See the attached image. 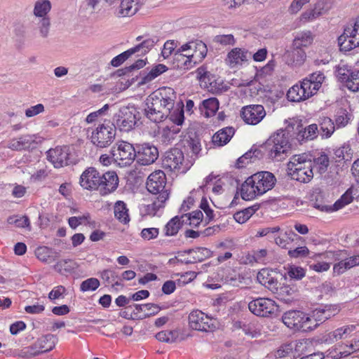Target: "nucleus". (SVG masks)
Wrapping results in <instances>:
<instances>
[{"mask_svg": "<svg viewBox=\"0 0 359 359\" xmlns=\"http://www.w3.org/2000/svg\"><path fill=\"white\" fill-rule=\"evenodd\" d=\"M157 41L158 39L156 37L147 38L138 45L130 48V50L133 51V55L136 53H140L142 55H144L155 46Z\"/></svg>", "mask_w": 359, "mask_h": 359, "instance_id": "36", "label": "nucleus"}, {"mask_svg": "<svg viewBox=\"0 0 359 359\" xmlns=\"http://www.w3.org/2000/svg\"><path fill=\"white\" fill-rule=\"evenodd\" d=\"M234 134L232 127L221 129L212 136V142L215 145L221 147L228 143Z\"/></svg>", "mask_w": 359, "mask_h": 359, "instance_id": "30", "label": "nucleus"}, {"mask_svg": "<svg viewBox=\"0 0 359 359\" xmlns=\"http://www.w3.org/2000/svg\"><path fill=\"white\" fill-rule=\"evenodd\" d=\"M139 0H121L119 6L118 15L119 17H129L135 15L140 8Z\"/></svg>", "mask_w": 359, "mask_h": 359, "instance_id": "26", "label": "nucleus"}, {"mask_svg": "<svg viewBox=\"0 0 359 359\" xmlns=\"http://www.w3.org/2000/svg\"><path fill=\"white\" fill-rule=\"evenodd\" d=\"M273 275V271H270L269 269H262L258 272L257 279L260 284L266 287L271 292H276L278 281Z\"/></svg>", "mask_w": 359, "mask_h": 359, "instance_id": "23", "label": "nucleus"}, {"mask_svg": "<svg viewBox=\"0 0 359 359\" xmlns=\"http://www.w3.org/2000/svg\"><path fill=\"white\" fill-rule=\"evenodd\" d=\"M339 347L341 348L343 351H339V353L336 352L335 355H332L330 356L332 358H341L342 357H346L351 355L353 353L358 351L359 337L353 339L351 343L348 344H341L339 345Z\"/></svg>", "mask_w": 359, "mask_h": 359, "instance_id": "33", "label": "nucleus"}, {"mask_svg": "<svg viewBox=\"0 0 359 359\" xmlns=\"http://www.w3.org/2000/svg\"><path fill=\"white\" fill-rule=\"evenodd\" d=\"M100 277L108 284L113 283L116 279L118 278V276L114 271L110 269H105L100 272Z\"/></svg>", "mask_w": 359, "mask_h": 359, "instance_id": "64", "label": "nucleus"}, {"mask_svg": "<svg viewBox=\"0 0 359 359\" xmlns=\"http://www.w3.org/2000/svg\"><path fill=\"white\" fill-rule=\"evenodd\" d=\"M304 313L299 311H289L282 317L283 323L289 328L300 331Z\"/></svg>", "mask_w": 359, "mask_h": 359, "instance_id": "22", "label": "nucleus"}, {"mask_svg": "<svg viewBox=\"0 0 359 359\" xmlns=\"http://www.w3.org/2000/svg\"><path fill=\"white\" fill-rule=\"evenodd\" d=\"M252 177L262 195L272 189L276 182L273 174L267 171L259 172L252 175Z\"/></svg>", "mask_w": 359, "mask_h": 359, "instance_id": "17", "label": "nucleus"}, {"mask_svg": "<svg viewBox=\"0 0 359 359\" xmlns=\"http://www.w3.org/2000/svg\"><path fill=\"white\" fill-rule=\"evenodd\" d=\"M346 253L343 254V258L340 259L339 261H337L338 262L334 264L333 266V274L334 275H341L344 273L345 271H346L348 269H351L349 268V266L348 265V262L346 259Z\"/></svg>", "mask_w": 359, "mask_h": 359, "instance_id": "55", "label": "nucleus"}, {"mask_svg": "<svg viewBox=\"0 0 359 359\" xmlns=\"http://www.w3.org/2000/svg\"><path fill=\"white\" fill-rule=\"evenodd\" d=\"M319 125L323 137H330L335 130V124L332 119L328 117L320 118Z\"/></svg>", "mask_w": 359, "mask_h": 359, "instance_id": "38", "label": "nucleus"}, {"mask_svg": "<svg viewBox=\"0 0 359 359\" xmlns=\"http://www.w3.org/2000/svg\"><path fill=\"white\" fill-rule=\"evenodd\" d=\"M118 178L114 171H109L100 175V192L106 195L114 191L118 187Z\"/></svg>", "mask_w": 359, "mask_h": 359, "instance_id": "21", "label": "nucleus"}, {"mask_svg": "<svg viewBox=\"0 0 359 359\" xmlns=\"http://www.w3.org/2000/svg\"><path fill=\"white\" fill-rule=\"evenodd\" d=\"M287 274L290 278L301 280L305 276L306 271L302 267L292 266L289 268Z\"/></svg>", "mask_w": 359, "mask_h": 359, "instance_id": "59", "label": "nucleus"}, {"mask_svg": "<svg viewBox=\"0 0 359 359\" xmlns=\"http://www.w3.org/2000/svg\"><path fill=\"white\" fill-rule=\"evenodd\" d=\"M52 253V250L45 246L37 248L35 250L36 257L43 262H50L55 259Z\"/></svg>", "mask_w": 359, "mask_h": 359, "instance_id": "52", "label": "nucleus"}, {"mask_svg": "<svg viewBox=\"0 0 359 359\" xmlns=\"http://www.w3.org/2000/svg\"><path fill=\"white\" fill-rule=\"evenodd\" d=\"M184 253L190 255L196 262H201L211 256V251L206 248H196L184 251Z\"/></svg>", "mask_w": 359, "mask_h": 359, "instance_id": "39", "label": "nucleus"}, {"mask_svg": "<svg viewBox=\"0 0 359 359\" xmlns=\"http://www.w3.org/2000/svg\"><path fill=\"white\" fill-rule=\"evenodd\" d=\"M114 215L121 222L126 224L130 221L126 205L123 201H117L114 205Z\"/></svg>", "mask_w": 359, "mask_h": 359, "instance_id": "40", "label": "nucleus"}, {"mask_svg": "<svg viewBox=\"0 0 359 359\" xmlns=\"http://www.w3.org/2000/svg\"><path fill=\"white\" fill-rule=\"evenodd\" d=\"M176 99L175 90L170 87H163L151 93L146 101L144 114L154 123L166 119L173 109Z\"/></svg>", "mask_w": 359, "mask_h": 359, "instance_id": "1", "label": "nucleus"}, {"mask_svg": "<svg viewBox=\"0 0 359 359\" xmlns=\"http://www.w3.org/2000/svg\"><path fill=\"white\" fill-rule=\"evenodd\" d=\"M309 85L307 80L304 79L299 84L294 85L287 93V99L291 102H302L309 99L316 94Z\"/></svg>", "mask_w": 359, "mask_h": 359, "instance_id": "13", "label": "nucleus"}, {"mask_svg": "<svg viewBox=\"0 0 359 359\" xmlns=\"http://www.w3.org/2000/svg\"><path fill=\"white\" fill-rule=\"evenodd\" d=\"M56 338L53 334H48L39 338L31 347L36 351L32 353L35 356L40 353H46L53 350L55 346Z\"/></svg>", "mask_w": 359, "mask_h": 359, "instance_id": "20", "label": "nucleus"}, {"mask_svg": "<svg viewBox=\"0 0 359 359\" xmlns=\"http://www.w3.org/2000/svg\"><path fill=\"white\" fill-rule=\"evenodd\" d=\"M309 254V250L306 246L298 247L288 251V255L292 258L305 257Z\"/></svg>", "mask_w": 359, "mask_h": 359, "instance_id": "62", "label": "nucleus"}, {"mask_svg": "<svg viewBox=\"0 0 359 359\" xmlns=\"http://www.w3.org/2000/svg\"><path fill=\"white\" fill-rule=\"evenodd\" d=\"M265 146L271 158H278L286 154L290 147L288 137L284 130L273 134L266 142Z\"/></svg>", "mask_w": 359, "mask_h": 359, "instance_id": "6", "label": "nucleus"}, {"mask_svg": "<svg viewBox=\"0 0 359 359\" xmlns=\"http://www.w3.org/2000/svg\"><path fill=\"white\" fill-rule=\"evenodd\" d=\"M189 325L193 330L201 332H212L216 328V320L199 310L189 315Z\"/></svg>", "mask_w": 359, "mask_h": 359, "instance_id": "9", "label": "nucleus"}, {"mask_svg": "<svg viewBox=\"0 0 359 359\" xmlns=\"http://www.w3.org/2000/svg\"><path fill=\"white\" fill-rule=\"evenodd\" d=\"M250 55V53L239 48H235L228 53L226 60L230 67H233L243 62L247 61Z\"/></svg>", "mask_w": 359, "mask_h": 359, "instance_id": "27", "label": "nucleus"}, {"mask_svg": "<svg viewBox=\"0 0 359 359\" xmlns=\"http://www.w3.org/2000/svg\"><path fill=\"white\" fill-rule=\"evenodd\" d=\"M241 195L243 200L250 201L262 196L252 175L248 177L241 185Z\"/></svg>", "mask_w": 359, "mask_h": 359, "instance_id": "24", "label": "nucleus"}, {"mask_svg": "<svg viewBox=\"0 0 359 359\" xmlns=\"http://www.w3.org/2000/svg\"><path fill=\"white\" fill-rule=\"evenodd\" d=\"M137 162L144 165L152 164L158 157V149L150 144L144 143L137 146Z\"/></svg>", "mask_w": 359, "mask_h": 359, "instance_id": "14", "label": "nucleus"}, {"mask_svg": "<svg viewBox=\"0 0 359 359\" xmlns=\"http://www.w3.org/2000/svg\"><path fill=\"white\" fill-rule=\"evenodd\" d=\"M319 325V323H317L314 319L313 316H309L308 314H304V318L302 322V328L300 331L302 332H309L313 330Z\"/></svg>", "mask_w": 359, "mask_h": 359, "instance_id": "53", "label": "nucleus"}, {"mask_svg": "<svg viewBox=\"0 0 359 359\" xmlns=\"http://www.w3.org/2000/svg\"><path fill=\"white\" fill-rule=\"evenodd\" d=\"M325 79V76L321 72H316L310 74L308 77L304 80H307V82L310 83V88H312L313 92L316 93L321 87V85Z\"/></svg>", "mask_w": 359, "mask_h": 359, "instance_id": "43", "label": "nucleus"}, {"mask_svg": "<svg viewBox=\"0 0 359 359\" xmlns=\"http://www.w3.org/2000/svg\"><path fill=\"white\" fill-rule=\"evenodd\" d=\"M341 50L348 51L359 46V17L353 25L347 26L338 38Z\"/></svg>", "mask_w": 359, "mask_h": 359, "instance_id": "8", "label": "nucleus"}, {"mask_svg": "<svg viewBox=\"0 0 359 359\" xmlns=\"http://www.w3.org/2000/svg\"><path fill=\"white\" fill-rule=\"evenodd\" d=\"M353 70H351L348 68L346 65H339L336 68L335 74L337 79L342 83L346 84L348 81L350 80L351 76L353 75Z\"/></svg>", "mask_w": 359, "mask_h": 359, "instance_id": "50", "label": "nucleus"}, {"mask_svg": "<svg viewBox=\"0 0 359 359\" xmlns=\"http://www.w3.org/2000/svg\"><path fill=\"white\" fill-rule=\"evenodd\" d=\"M313 170L316 169L318 172H325L330 164L328 156L325 153H320L317 157L313 158L312 161Z\"/></svg>", "mask_w": 359, "mask_h": 359, "instance_id": "42", "label": "nucleus"}, {"mask_svg": "<svg viewBox=\"0 0 359 359\" xmlns=\"http://www.w3.org/2000/svg\"><path fill=\"white\" fill-rule=\"evenodd\" d=\"M114 161L121 167L130 165L136 157V150L130 143L121 141L111 148Z\"/></svg>", "mask_w": 359, "mask_h": 359, "instance_id": "7", "label": "nucleus"}, {"mask_svg": "<svg viewBox=\"0 0 359 359\" xmlns=\"http://www.w3.org/2000/svg\"><path fill=\"white\" fill-rule=\"evenodd\" d=\"M69 155L68 147H57L48 151L47 158L55 168H62L68 164Z\"/></svg>", "mask_w": 359, "mask_h": 359, "instance_id": "16", "label": "nucleus"}, {"mask_svg": "<svg viewBox=\"0 0 359 359\" xmlns=\"http://www.w3.org/2000/svg\"><path fill=\"white\" fill-rule=\"evenodd\" d=\"M69 225L71 228L75 229L77 226L83 224H88L90 225H95V222L91 221L90 215L88 212L81 216L71 217L68 219Z\"/></svg>", "mask_w": 359, "mask_h": 359, "instance_id": "45", "label": "nucleus"}, {"mask_svg": "<svg viewBox=\"0 0 359 359\" xmlns=\"http://www.w3.org/2000/svg\"><path fill=\"white\" fill-rule=\"evenodd\" d=\"M318 133V126L315 123L311 124L304 128L299 130L297 139L299 142L312 140L317 137Z\"/></svg>", "mask_w": 359, "mask_h": 359, "instance_id": "35", "label": "nucleus"}, {"mask_svg": "<svg viewBox=\"0 0 359 359\" xmlns=\"http://www.w3.org/2000/svg\"><path fill=\"white\" fill-rule=\"evenodd\" d=\"M52 4L49 0H36L34 4L33 15L38 18H49Z\"/></svg>", "mask_w": 359, "mask_h": 359, "instance_id": "31", "label": "nucleus"}, {"mask_svg": "<svg viewBox=\"0 0 359 359\" xmlns=\"http://www.w3.org/2000/svg\"><path fill=\"white\" fill-rule=\"evenodd\" d=\"M133 306L135 308V310L133 311L135 317H138L142 319L155 315L161 310L160 307L155 304H133Z\"/></svg>", "mask_w": 359, "mask_h": 359, "instance_id": "25", "label": "nucleus"}, {"mask_svg": "<svg viewBox=\"0 0 359 359\" xmlns=\"http://www.w3.org/2000/svg\"><path fill=\"white\" fill-rule=\"evenodd\" d=\"M109 105L108 104H104L101 109L89 114L86 118V122L87 123H93L99 117H101V116L105 115L107 111L109 110Z\"/></svg>", "mask_w": 359, "mask_h": 359, "instance_id": "56", "label": "nucleus"}, {"mask_svg": "<svg viewBox=\"0 0 359 359\" xmlns=\"http://www.w3.org/2000/svg\"><path fill=\"white\" fill-rule=\"evenodd\" d=\"M132 55H133V51H131L130 49H128L126 51L114 57L111 61V65L113 67H117L120 66L121 64H123Z\"/></svg>", "mask_w": 359, "mask_h": 359, "instance_id": "61", "label": "nucleus"}, {"mask_svg": "<svg viewBox=\"0 0 359 359\" xmlns=\"http://www.w3.org/2000/svg\"><path fill=\"white\" fill-rule=\"evenodd\" d=\"M257 210V208L254 206L249 207L236 212L233 215V218L238 223L243 224L255 214Z\"/></svg>", "mask_w": 359, "mask_h": 359, "instance_id": "48", "label": "nucleus"}, {"mask_svg": "<svg viewBox=\"0 0 359 359\" xmlns=\"http://www.w3.org/2000/svg\"><path fill=\"white\" fill-rule=\"evenodd\" d=\"M200 208L203 211L205 212L206 217H205V222H210L212 221L214 217V212L213 210L210 208L208 202L206 198H203L200 204Z\"/></svg>", "mask_w": 359, "mask_h": 359, "instance_id": "60", "label": "nucleus"}, {"mask_svg": "<svg viewBox=\"0 0 359 359\" xmlns=\"http://www.w3.org/2000/svg\"><path fill=\"white\" fill-rule=\"evenodd\" d=\"M166 177L163 171L158 170L150 174L146 182V187L149 192L154 195H158L152 203V208L158 210L164 206V203L168 199L169 194L165 189Z\"/></svg>", "mask_w": 359, "mask_h": 359, "instance_id": "3", "label": "nucleus"}, {"mask_svg": "<svg viewBox=\"0 0 359 359\" xmlns=\"http://www.w3.org/2000/svg\"><path fill=\"white\" fill-rule=\"evenodd\" d=\"M285 235L286 236L287 238H284L280 236H278L275 238V243L276 245H278L279 247L282 248H287V245L293 241V238H292V236H296V234L292 231H285Z\"/></svg>", "mask_w": 359, "mask_h": 359, "instance_id": "57", "label": "nucleus"}, {"mask_svg": "<svg viewBox=\"0 0 359 359\" xmlns=\"http://www.w3.org/2000/svg\"><path fill=\"white\" fill-rule=\"evenodd\" d=\"M183 224V219H182L181 217L175 216L172 218L165 226V235L167 236L177 235Z\"/></svg>", "mask_w": 359, "mask_h": 359, "instance_id": "37", "label": "nucleus"}, {"mask_svg": "<svg viewBox=\"0 0 359 359\" xmlns=\"http://www.w3.org/2000/svg\"><path fill=\"white\" fill-rule=\"evenodd\" d=\"M287 62L290 65L300 66L306 58V54L304 49L296 48L292 44V50L286 53Z\"/></svg>", "mask_w": 359, "mask_h": 359, "instance_id": "28", "label": "nucleus"}, {"mask_svg": "<svg viewBox=\"0 0 359 359\" xmlns=\"http://www.w3.org/2000/svg\"><path fill=\"white\" fill-rule=\"evenodd\" d=\"M275 294L278 299L284 302H289L292 299V295L294 290L289 285H283L280 287V284L277 285V291L272 292Z\"/></svg>", "mask_w": 359, "mask_h": 359, "instance_id": "41", "label": "nucleus"}, {"mask_svg": "<svg viewBox=\"0 0 359 359\" xmlns=\"http://www.w3.org/2000/svg\"><path fill=\"white\" fill-rule=\"evenodd\" d=\"M288 173L292 180L303 183L309 182L313 177L312 160L309 155H294L287 163Z\"/></svg>", "mask_w": 359, "mask_h": 359, "instance_id": "2", "label": "nucleus"}, {"mask_svg": "<svg viewBox=\"0 0 359 359\" xmlns=\"http://www.w3.org/2000/svg\"><path fill=\"white\" fill-rule=\"evenodd\" d=\"M346 88L352 92H359V69L353 70V75L346 84Z\"/></svg>", "mask_w": 359, "mask_h": 359, "instance_id": "58", "label": "nucleus"}, {"mask_svg": "<svg viewBox=\"0 0 359 359\" xmlns=\"http://www.w3.org/2000/svg\"><path fill=\"white\" fill-rule=\"evenodd\" d=\"M309 1L310 0H293L288 8V12L292 15L297 14Z\"/></svg>", "mask_w": 359, "mask_h": 359, "instance_id": "63", "label": "nucleus"}, {"mask_svg": "<svg viewBox=\"0 0 359 359\" xmlns=\"http://www.w3.org/2000/svg\"><path fill=\"white\" fill-rule=\"evenodd\" d=\"M179 337L177 330H163L156 334V338L160 341L166 343H173L176 341Z\"/></svg>", "mask_w": 359, "mask_h": 359, "instance_id": "47", "label": "nucleus"}, {"mask_svg": "<svg viewBox=\"0 0 359 359\" xmlns=\"http://www.w3.org/2000/svg\"><path fill=\"white\" fill-rule=\"evenodd\" d=\"M179 48L174 55V64L178 69H190L194 66L187 54Z\"/></svg>", "mask_w": 359, "mask_h": 359, "instance_id": "34", "label": "nucleus"}, {"mask_svg": "<svg viewBox=\"0 0 359 359\" xmlns=\"http://www.w3.org/2000/svg\"><path fill=\"white\" fill-rule=\"evenodd\" d=\"M167 70L168 67L165 65L163 64H158L154 67L147 75L142 78L140 83L146 84Z\"/></svg>", "mask_w": 359, "mask_h": 359, "instance_id": "44", "label": "nucleus"}, {"mask_svg": "<svg viewBox=\"0 0 359 359\" xmlns=\"http://www.w3.org/2000/svg\"><path fill=\"white\" fill-rule=\"evenodd\" d=\"M137 111L133 106H123L116 112L112 118V125L121 131L129 132L137 123Z\"/></svg>", "mask_w": 359, "mask_h": 359, "instance_id": "4", "label": "nucleus"}, {"mask_svg": "<svg viewBox=\"0 0 359 359\" xmlns=\"http://www.w3.org/2000/svg\"><path fill=\"white\" fill-rule=\"evenodd\" d=\"M100 285L98 279L95 278H90L81 283L80 290L82 292L95 291L99 287Z\"/></svg>", "mask_w": 359, "mask_h": 359, "instance_id": "54", "label": "nucleus"}, {"mask_svg": "<svg viewBox=\"0 0 359 359\" xmlns=\"http://www.w3.org/2000/svg\"><path fill=\"white\" fill-rule=\"evenodd\" d=\"M356 329L355 325H346L328 332L323 337V341L332 344L339 340L346 339Z\"/></svg>", "mask_w": 359, "mask_h": 359, "instance_id": "19", "label": "nucleus"}, {"mask_svg": "<svg viewBox=\"0 0 359 359\" xmlns=\"http://www.w3.org/2000/svg\"><path fill=\"white\" fill-rule=\"evenodd\" d=\"M353 189L352 187L349 188L341 196V198L334 203L333 209H335V210L337 211L343 208L346 205L350 204L353 201Z\"/></svg>", "mask_w": 359, "mask_h": 359, "instance_id": "46", "label": "nucleus"}, {"mask_svg": "<svg viewBox=\"0 0 359 359\" xmlns=\"http://www.w3.org/2000/svg\"><path fill=\"white\" fill-rule=\"evenodd\" d=\"M183 161V152L178 148H173L165 153L162 164L164 168L175 171L180 168Z\"/></svg>", "mask_w": 359, "mask_h": 359, "instance_id": "15", "label": "nucleus"}, {"mask_svg": "<svg viewBox=\"0 0 359 359\" xmlns=\"http://www.w3.org/2000/svg\"><path fill=\"white\" fill-rule=\"evenodd\" d=\"M241 116L247 124L257 125L266 116V111L261 104H250L242 107Z\"/></svg>", "mask_w": 359, "mask_h": 359, "instance_id": "12", "label": "nucleus"}, {"mask_svg": "<svg viewBox=\"0 0 359 359\" xmlns=\"http://www.w3.org/2000/svg\"><path fill=\"white\" fill-rule=\"evenodd\" d=\"M81 186L88 190H95L100 188V175L94 168H88L81 175Z\"/></svg>", "mask_w": 359, "mask_h": 359, "instance_id": "18", "label": "nucleus"}, {"mask_svg": "<svg viewBox=\"0 0 359 359\" xmlns=\"http://www.w3.org/2000/svg\"><path fill=\"white\" fill-rule=\"evenodd\" d=\"M219 109V101L215 97H211L202 102L199 109L205 117H211Z\"/></svg>", "mask_w": 359, "mask_h": 359, "instance_id": "32", "label": "nucleus"}, {"mask_svg": "<svg viewBox=\"0 0 359 359\" xmlns=\"http://www.w3.org/2000/svg\"><path fill=\"white\" fill-rule=\"evenodd\" d=\"M314 36L309 30L298 32L292 41V45L296 48H304L309 47L313 41Z\"/></svg>", "mask_w": 359, "mask_h": 359, "instance_id": "29", "label": "nucleus"}, {"mask_svg": "<svg viewBox=\"0 0 359 359\" xmlns=\"http://www.w3.org/2000/svg\"><path fill=\"white\" fill-rule=\"evenodd\" d=\"M249 310L260 317H269L278 310L276 302L269 298H257L248 304Z\"/></svg>", "mask_w": 359, "mask_h": 359, "instance_id": "10", "label": "nucleus"}, {"mask_svg": "<svg viewBox=\"0 0 359 359\" xmlns=\"http://www.w3.org/2000/svg\"><path fill=\"white\" fill-rule=\"evenodd\" d=\"M181 50L187 54L194 65L201 62L208 53L207 46L202 41L188 42L181 46Z\"/></svg>", "mask_w": 359, "mask_h": 359, "instance_id": "11", "label": "nucleus"}, {"mask_svg": "<svg viewBox=\"0 0 359 359\" xmlns=\"http://www.w3.org/2000/svg\"><path fill=\"white\" fill-rule=\"evenodd\" d=\"M311 342L307 339L296 341L293 344V354L294 356L306 355L308 353V348Z\"/></svg>", "mask_w": 359, "mask_h": 359, "instance_id": "49", "label": "nucleus"}, {"mask_svg": "<svg viewBox=\"0 0 359 359\" xmlns=\"http://www.w3.org/2000/svg\"><path fill=\"white\" fill-rule=\"evenodd\" d=\"M50 28V18H39L37 23V30L39 36L46 39L48 36Z\"/></svg>", "mask_w": 359, "mask_h": 359, "instance_id": "51", "label": "nucleus"}, {"mask_svg": "<svg viewBox=\"0 0 359 359\" xmlns=\"http://www.w3.org/2000/svg\"><path fill=\"white\" fill-rule=\"evenodd\" d=\"M116 130L114 125L109 121L99 124L92 132L91 142L99 148H106L114 141Z\"/></svg>", "mask_w": 359, "mask_h": 359, "instance_id": "5", "label": "nucleus"}]
</instances>
